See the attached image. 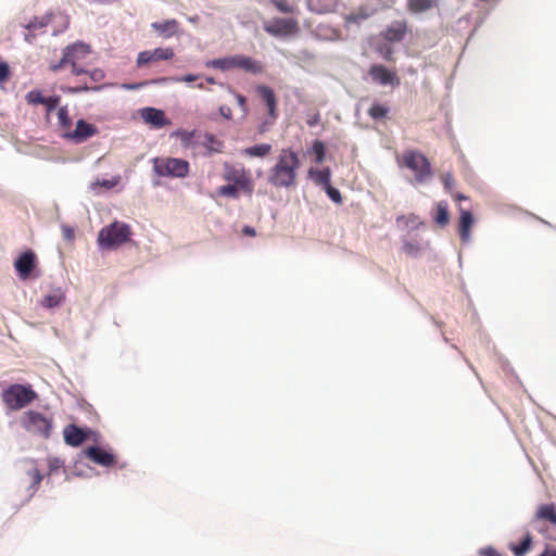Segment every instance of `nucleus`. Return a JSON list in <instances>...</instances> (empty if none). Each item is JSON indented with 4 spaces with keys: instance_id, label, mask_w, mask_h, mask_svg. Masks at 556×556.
I'll use <instances>...</instances> for the list:
<instances>
[{
    "instance_id": "nucleus-61",
    "label": "nucleus",
    "mask_w": 556,
    "mask_h": 556,
    "mask_svg": "<svg viewBox=\"0 0 556 556\" xmlns=\"http://www.w3.org/2000/svg\"><path fill=\"white\" fill-rule=\"evenodd\" d=\"M189 20H190V22H195V21H197V17H191V18H189Z\"/></svg>"
},
{
    "instance_id": "nucleus-29",
    "label": "nucleus",
    "mask_w": 556,
    "mask_h": 556,
    "mask_svg": "<svg viewBox=\"0 0 556 556\" xmlns=\"http://www.w3.org/2000/svg\"><path fill=\"white\" fill-rule=\"evenodd\" d=\"M59 126L63 130V134L68 132L72 128V119L68 114L67 106H61L58 110Z\"/></svg>"
},
{
    "instance_id": "nucleus-16",
    "label": "nucleus",
    "mask_w": 556,
    "mask_h": 556,
    "mask_svg": "<svg viewBox=\"0 0 556 556\" xmlns=\"http://www.w3.org/2000/svg\"><path fill=\"white\" fill-rule=\"evenodd\" d=\"M86 455L93 463L104 467L114 466L116 463L115 456L112 453L98 446L88 447Z\"/></svg>"
},
{
    "instance_id": "nucleus-34",
    "label": "nucleus",
    "mask_w": 556,
    "mask_h": 556,
    "mask_svg": "<svg viewBox=\"0 0 556 556\" xmlns=\"http://www.w3.org/2000/svg\"><path fill=\"white\" fill-rule=\"evenodd\" d=\"M62 89H63V91H65L67 93L76 94V93H81V92H87V91H98L101 89V87L100 86L89 87L87 84H84V85H77V86H72V87H65Z\"/></svg>"
},
{
    "instance_id": "nucleus-52",
    "label": "nucleus",
    "mask_w": 556,
    "mask_h": 556,
    "mask_svg": "<svg viewBox=\"0 0 556 556\" xmlns=\"http://www.w3.org/2000/svg\"><path fill=\"white\" fill-rule=\"evenodd\" d=\"M539 556H556V548L546 547Z\"/></svg>"
},
{
    "instance_id": "nucleus-22",
    "label": "nucleus",
    "mask_w": 556,
    "mask_h": 556,
    "mask_svg": "<svg viewBox=\"0 0 556 556\" xmlns=\"http://www.w3.org/2000/svg\"><path fill=\"white\" fill-rule=\"evenodd\" d=\"M142 118L157 127V128H161L165 125L168 124V121L166 119V116H165V113L162 111V110H159V109H154V108H146L142 110Z\"/></svg>"
},
{
    "instance_id": "nucleus-30",
    "label": "nucleus",
    "mask_w": 556,
    "mask_h": 556,
    "mask_svg": "<svg viewBox=\"0 0 556 556\" xmlns=\"http://www.w3.org/2000/svg\"><path fill=\"white\" fill-rule=\"evenodd\" d=\"M408 10L413 13H421L434 5V0H408Z\"/></svg>"
},
{
    "instance_id": "nucleus-36",
    "label": "nucleus",
    "mask_w": 556,
    "mask_h": 556,
    "mask_svg": "<svg viewBox=\"0 0 556 556\" xmlns=\"http://www.w3.org/2000/svg\"><path fill=\"white\" fill-rule=\"evenodd\" d=\"M312 150L315 155V162L318 164L323 163L325 160V152H326L324 142H321L319 140H315L313 142Z\"/></svg>"
},
{
    "instance_id": "nucleus-49",
    "label": "nucleus",
    "mask_w": 556,
    "mask_h": 556,
    "mask_svg": "<svg viewBox=\"0 0 556 556\" xmlns=\"http://www.w3.org/2000/svg\"><path fill=\"white\" fill-rule=\"evenodd\" d=\"M146 85H148L147 81L137 83V84H123L122 88L125 89V90H137V89H140L141 87H143Z\"/></svg>"
},
{
    "instance_id": "nucleus-48",
    "label": "nucleus",
    "mask_w": 556,
    "mask_h": 556,
    "mask_svg": "<svg viewBox=\"0 0 556 556\" xmlns=\"http://www.w3.org/2000/svg\"><path fill=\"white\" fill-rule=\"evenodd\" d=\"M481 556H502L495 548L493 547H484L479 551Z\"/></svg>"
},
{
    "instance_id": "nucleus-15",
    "label": "nucleus",
    "mask_w": 556,
    "mask_h": 556,
    "mask_svg": "<svg viewBox=\"0 0 556 556\" xmlns=\"http://www.w3.org/2000/svg\"><path fill=\"white\" fill-rule=\"evenodd\" d=\"M20 278L27 279L36 267V254L33 251L22 253L14 262Z\"/></svg>"
},
{
    "instance_id": "nucleus-53",
    "label": "nucleus",
    "mask_w": 556,
    "mask_h": 556,
    "mask_svg": "<svg viewBox=\"0 0 556 556\" xmlns=\"http://www.w3.org/2000/svg\"><path fill=\"white\" fill-rule=\"evenodd\" d=\"M242 232L245 236H251V237L255 236V229L251 226H244L242 229Z\"/></svg>"
},
{
    "instance_id": "nucleus-32",
    "label": "nucleus",
    "mask_w": 556,
    "mask_h": 556,
    "mask_svg": "<svg viewBox=\"0 0 556 556\" xmlns=\"http://www.w3.org/2000/svg\"><path fill=\"white\" fill-rule=\"evenodd\" d=\"M532 544V538L530 534H527L520 544L514 545L511 547L513 553L515 556H523L531 547Z\"/></svg>"
},
{
    "instance_id": "nucleus-18",
    "label": "nucleus",
    "mask_w": 556,
    "mask_h": 556,
    "mask_svg": "<svg viewBox=\"0 0 556 556\" xmlns=\"http://www.w3.org/2000/svg\"><path fill=\"white\" fill-rule=\"evenodd\" d=\"M473 224L475 218L472 213L459 207L458 233L463 242L469 241L470 230Z\"/></svg>"
},
{
    "instance_id": "nucleus-5",
    "label": "nucleus",
    "mask_w": 556,
    "mask_h": 556,
    "mask_svg": "<svg viewBox=\"0 0 556 556\" xmlns=\"http://www.w3.org/2000/svg\"><path fill=\"white\" fill-rule=\"evenodd\" d=\"M152 164L159 177L186 178L190 172V164L184 159L157 156L152 160Z\"/></svg>"
},
{
    "instance_id": "nucleus-40",
    "label": "nucleus",
    "mask_w": 556,
    "mask_h": 556,
    "mask_svg": "<svg viewBox=\"0 0 556 556\" xmlns=\"http://www.w3.org/2000/svg\"><path fill=\"white\" fill-rule=\"evenodd\" d=\"M369 13L365 12L361 9L358 12L351 13L346 16V21L350 23H358L359 21H364L369 17Z\"/></svg>"
},
{
    "instance_id": "nucleus-60",
    "label": "nucleus",
    "mask_w": 556,
    "mask_h": 556,
    "mask_svg": "<svg viewBox=\"0 0 556 556\" xmlns=\"http://www.w3.org/2000/svg\"><path fill=\"white\" fill-rule=\"evenodd\" d=\"M66 236H67L68 238H71V237H72V230H66Z\"/></svg>"
},
{
    "instance_id": "nucleus-59",
    "label": "nucleus",
    "mask_w": 556,
    "mask_h": 556,
    "mask_svg": "<svg viewBox=\"0 0 556 556\" xmlns=\"http://www.w3.org/2000/svg\"><path fill=\"white\" fill-rule=\"evenodd\" d=\"M197 87H198L199 89H204V88H205V87H204V85H203V83L198 84V85H197Z\"/></svg>"
},
{
    "instance_id": "nucleus-8",
    "label": "nucleus",
    "mask_w": 556,
    "mask_h": 556,
    "mask_svg": "<svg viewBox=\"0 0 556 556\" xmlns=\"http://www.w3.org/2000/svg\"><path fill=\"white\" fill-rule=\"evenodd\" d=\"M3 403L11 410H18L30 404L36 397V392L23 384H12L1 394Z\"/></svg>"
},
{
    "instance_id": "nucleus-1",
    "label": "nucleus",
    "mask_w": 556,
    "mask_h": 556,
    "mask_svg": "<svg viewBox=\"0 0 556 556\" xmlns=\"http://www.w3.org/2000/svg\"><path fill=\"white\" fill-rule=\"evenodd\" d=\"M301 161L291 148L281 149L277 162L269 169L267 181L276 188H293L298 181Z\"/></svg>"
},
{
    "instance_id": "nucleus-33",
    "label": "nucleus",
    "mask_w": 556,
    "mask_h": 556,
    "mask_svg": "<svg viewBox=\"0 0 556 556\" xmlns=\"http://www.w3.org/2000/svg\"><path fill=\"white\" fill-rule=\"evenodd\" d=\"M198 75H193V74H188L184 77H161V78H157V79H154L152 80V83L154 84H161V83H166V81H175V83H179V81H185V83H191V81H194L198 79Z\"/></svg>"
},
{
    "instance_id": "nucleus-11",
    "label": "nucleus",
    "mask_w": 556,
    "mask_h": 556,
    "mask_svg": "<svg viewBox=\"0 0 556 556\" xmlns=\"http://www.w3.org/2000/svg\"><path fill=\"white\" fill-rule=\"evenodd\" d=\"M371 80L381 86L399 87L400 78L395 70H390L382 64H374L368 70Z\"/></svg>"
},
{
    "instance_id": "nucleus-2",
    "label": "nucleus",
    "mask_w": 556,
    "mask_h": 556,
    "mask_svg": "<svg viewBox=\"0 0 556 556\" xmlns=\"http://www.w3.org/2000/svg\"><path fill=\"white\" fill-rule=\"evenodd\" d=\"M223 179L227 185L217 189V194L226 198L238 199L240 192L251 195L254 191L252 174L243 165H233L228 162L223 164Z\"/></svg>"
},
{
    "instance_id": "nucleus-7",
    "label": "nucleus",
    "mask_w": 556,
    "mask_h": 556,
    "mask_svg": "<svg viewBox=\"0 0 556 556\" xmlns=\"http://www.w3.org/2000/svg\"><path fill=\"white\" fill-rule=\"evenodd\" d=\"M130 235L131 230L127 224L114 222L100 230L98 243L105 249L116 248L126 243Z\"/></svg>"
},
{
    "instance_id": "nucleus-23",
    "label": "nucleus",
    "mask_w": 556,
    "mask_h": 556,
    "mask_svg": "<svg viewBox=\"0 0 556 556\" xmlns=\"http://www.w3.org/2000/svg\"><path fill=\"white\" fill-rule=\"evenodd\" d=\"M65 300V294L61 289H55L51 293L45 295L41 305L47 308H53L61 305Z\"/></svg>"
},
{
    "instance_id": "nucleus-24",
    "label": "nucleus",
    "mask_w": 556,
    "mask_h": 556,
    "mask_svg": "<svg viewBox=\"0 0 556 556\" xmlns=\"http://www.w3.org/2000/svg\"><path fill=\"white\" fill-rule=\"evenodd\" d=\"M308 175L318 186L326 188L330 184L331 172L328 167L324 169L311 168Z\"/></svg>"
},
{
    "instance_id": "nucleus-38",
    "label": "nucleus",
    "mask_w": 556,
    "mask_h": 556,
    "mask_svg": "<svg viewBox=\"0 0 556 556\" xmlns=\"http://www.w3.org/2000/svg\"><path fill=\"white\" fill-rule=\"evenodd\" d=\"M270 3L281 13L294 12V8L283 0H270Z\"/></svg>"
},
{
    "instance_id": "nucleus-42",
    "label": "nucleus",
    "mask_w": 556,
    "mask_h": 556,
    "mask_svg": "<svg viewBox=\"0 0 556 556\" xmlns=\"http://www.w3.org/2000/svg\"><path fill=\"white\" fill-rule=\"evenodd\" d=\"M85 75H88L90 79L94 83H100L104 79L105 74L103 70L94 68L92 71H87V73H84Z\"/></svg>"
},
{
    "instance_id": "nucleus-19",
    "label": "nucleus",
    "mask_w": 556,
    "mask_h": 556,
    "mask_svg": "<svg viewBox=\"0 0 556 556\" xmlns=\"http://www.w3.org/2000/svg\"><path fill=\"white\" fill-rule=\"evenodd\" d=\"M534 519L549 523L554 529H556V504L548 503L539 505Z\"/></svg>"
},
{
    "instance_id": "nucleus-57",
    "label": "nucleus",
    "mask_w": 556,
    "mask_h": 556,
    "mask_svg": "<svg viewBox=\"0 0 556 556\" xmlns=\"http://www.w3.org/2000/svg\"><path fill=\"white\" fill-rule=\"evenodd\" d=\"M206 81H207L208 84H215V79H214L213 77H207V78H206Z\"/></svg>"
},
{
    "instance_id": "nucleus-17",
    "label": "nucleus",
    "mask_w": 556,
    "mask_h": 556,
    "mask_svg": "<svg viewBox=\"0 0 556 556\" xmlns=\"http://www.w3.org/2000/svg\"><path fill=\"white\" fill-rule=\"evenodd\" d=\"M63 435L67 445L77 447L88 439V431L76 425H68L64 428Z\"/></svg>"
},
{
    "instance_id": "nucleus-25",
    "label": "nucleus",
    "mask_w": 556,
    "mask_h": 556,
    "mask_svg": "<svg viewBox=\"0 0 556 556\" xmlns=\"http://www.w3.org/2000/svg\"><path fill=\"white\" fill-rule=\"evenodd\" d=\"M271 149H273L271 144L261 143V144H255V146L245 148L242 151V153L245 156H250V157H265L266 155H268L271 152Z\"/></svg>"
},
{
    "instance_id": "nucleus-13",
    "label": "nucleus",
    "mask_w": 556,
    "mask_h": 556,
    "mask_svg": "<svg viewBox=\"0 0 556 556\" xmlns=\"http://www.w3.org/2000/svg\"><path fill=\"white\" fill-rule=\"evenodd\" d=\"M174 55L175 52L169 47L144 50L138 53L136 64L138 67H144L152 62L172 60Z\"/></svg>"
},
{
    "instance_id": "nucleus-56",
    "label": "nucleus",
    "mask_w": 556,
    "mask_h": 556,
    "mask_svg": "<svg viewBox=\"0 0 556 556\" xmlns=\"http://www.w3.org/2000/svg\"><path fill=\"white\" fill-rule=\"evenodd\" d=\"M391 55H392V50L389 48V49L387 50V52L383 54V58H384L387 61H390V60H392Z\"/></svg>"
},
{
    "instance_id": "nucleus-3",
    "label": "nucleus",
    "mask_w": 556,
    "mask_h": 556,
    "mask_svg": "<svg viewBox=\"0 0 556 556\" xmlns=\"http://www.w3.org/2000/svg\"><path fill=\"white\" fill-rule=\"evenodd\" d=\"M90 54V47L83 42H75L71 46H67L63 50V55L61 60L56 63L50 65V71L58 72L66 65H71L72 74L75 76L83 75V73H87V70L83 67V62Z\"/></svg>"
},
{
    "instance_id": "nucleus-26",
    "label": "nucleus",
    "mask_w": 556,
    "mask_h": 556,
    "mask_svg": "<svg viewBox=\"0 0 556 556\" xmlns=\"http://www.w3.org/2000/svg\"><path fill=\"white\" fill-rule=\"evenodd\" d=\"M434 222L440 227H445L450 223V212L447 202L440 201L437 203V214L434 216Z\"/></svg>"
},
{
    "instance_id": "nucleus-54",
    "label": "nucleus",
    "mask_w": 556,
    "mask_h": 556,
    "mask_svg": "<svg viewBox=\"0 0 556 556\" xmlns=\"http://www.w3.org/2000/svg\"><path fill=\"white\" fill-rule=\"evenodd\" d=\"M117 184V181H111V180H103L101 182H98V185H101L105 188H113L115 185Z\"/></svg>"
},
{
    "instance_id": "nucleus-41",
    "label": "nucleus",
    "mask_w": 556,
    "mask_h": 556,
    "mask_svg": "<svg viewBox=\"0 0 556 556\" xmlns=\"http://www.w3.org/2000/svg\"><path fill=\"white\" fill-rule=\"evenodd\" d=\"M325 190H326V192H327L328 197H329V198H330L334 203H338V204L342 203V195H341V192H340L338 189L333 188V187L331 186V184H329V185L325 188Z\"/></svg>"
},
{
    "instance_id": "nucleus-27",
    "label": "nucleus",
    "mask_w": 556,
    "mask_h": 556,
    "mask_svg": "<svg viewBox=\"0 0 556 556\" xmlns=\"http://www.w3.org/2000/svg\"><path fill=\"white\" fill-rule=\"evenodd\" d=\"M203 146L210 153H220L224 148V142L213 134H205Z\"/></svg>"
},
{
    "instance_id": "nucleus-35",
    "label": "nucleus",
    "mask_w": 556,
    "mask_h": 556,
    "mask_svg": "<svg viewBox=\"0 0 556 556\" xmlns=\"http://www.w3.org/2000/svg\"><path fill=\"white\" fill-rule=\"evenodd\" d=\"M25 99L28 104H33V105H38V104H42L43 102H46L45 96L38 89H34V90H30L29 92H27V94L25 96Z\"/></svg>"
},
{
    "instance_id": "nucleus-45",
    "label": "nucleus",
    "mask_w": 556,
    "mask_h": 556,
    "mask_svg": "<svg viewBox=\"0 0 556 556\" xmlns=\"http://www.w3.org/2000/svg\"><path fill=\"white\" fill-rule=\"evenodd\" d=\"M28 476L31 479V485L35 488H37L42 481V475L37 468H33L31 470H29Z\"/></svg>"
},
{
    "instance_id": "nucleus-46",
    "label": "nucleus",
    "mask_w": 556,
    "mask_h": 556,
    "mask_svg": "<svg viewBox=\"0 0 556 556\" xmlns=\"http://www.w3.org/2000/svg\"><path fill=\"white\" fill-rule=\"evenodd\" d=\"M10 78L9 65L4 62H0V85L5 83Z\"/></svg>"
},
{
    "instance_id": "nucleus-12",
    "label": "nucleus",
    "mask_w": 556,
    "mask_h": 556,
    "mask_svg": "<svg viewBox=\"0 0 556 556\" xmlns=\"http://www.w3.org/2000/svg\"><path fill=\"white\" fill-rule=\"evenodd\" d=\"M98 128L85 119H78L74 129L71 128L68 132L63 134V137L75 142L83 143L91 137L98 135Z\"/></svg>"
},
{
    "instance_id": "nucleus-44",
    "label": "nucleus",
    "mask_w": 556,
    "mask_h": 556,
    "mask_svg": "<svg viewBox=\"0 0 556 556\" xmlns=\"http://www.w3.org/2000/svg\"><path fill=\"white\" fill-rule=\"evenodd\" d=\"M178 137L180 138V141L181 143L185 146V147H189L195 132L194 131H179L178 134Z\"/></svg>"
},
{
    "instance_id": "nucleus-55",
    "label": "nucleus",
    "mask_w": 556,
    "mask_h": 556,
    "mask_svg": "<svg viewBox=\"0 0 556 556\" xmlns=\"http://www.w3.org/2000/svg\"><path fill=\"white\" fill-rule=\"evenodd\" d=\"M453 197L456 201L467 200V197L462 193H455Z\"/></svg>"
},
{
    "instance_id": "nucleus-20",
    "label": "nucleus",
    "mask_w": 556,
    "mask_h": 556,
    "mask_svg": "<svg viewBox=\"0 0 556 556\" xmlns=\"http://www.w3.org/2000/svg\"><path fill=\"white\" fill-rule=\"evenodd\" d=\"M407 31V24L404 21L392 23L382 33V37L390 42L401 41Z\"/></svg>"
},
{
    "instance_id": "nucleus-10",
    "label": "nucleus",
    "mask_w": 556,
    "mask_h": 556,
    "mask_svg": "<svg viewBox=\"0 0 556 556\" xmlns=\"http://www.w3.org/2000/svg\"><path fill=\"white\" fill-rule=\"evenodd\" d=\"M264 29L273 36H289L298 33L299 24L294 18L276 17L265 23Z\"/></svg>"
},
{
    "instance_id": "nucleus-21",
    "label": "nucleus",
    "mask_w": 556,
    "mask_h": 556,
    "mask_svg": "<svg viewBox=\"0 0 556 556\" xmlns=\"http://www.w3.org/2000/svg\"><path fill=\"white\" fill-rule=\"evenodd\" d=\"M151 27L162 37L170 38L179 30V23L177 20H166L163 22H154Z\"/></svg>"
},
{
    "instance_id": "nucleus-50",
    "label": "nucleus",
    "mask_w": 556,
    "mask_h": 556,
    "mask_svg": "<svg viewBox=\"0 0 556 556\" xmlns=\"http://www.w3.org/2000/svg\"><path fill=\"white\" fill-rule=\"evenodd\" d=\"M219 113L227 119H230L232 117V111L229 106L222 105L219 108Z\"/></svg>"
},
{
    "instance_id": "nucleus-28",
    "label": "nucleus",
    "mask_w": 556,
    "mask_h": 556,
    "mask_svg": "<svg viewBox=\"0 0 556 556\" xmlns=\"http://www.w3.org/2000/svg\"><path fill=\"white\" fill-rule=\"evenodd\" d=\"M389 112H390V108L387 104L374 103L368 109L367 113L370 118L378 121V119L386 118L388 116Z\"/></svg>"
},
{
    "instance_id": "nucleus-58",
    "label": "nucleus",
    "mask_w": 556,
    "mask_h": 556,
    "mask_svg": "<svg viewBox=\"0 0 556 556\" xmlns=\"http://www.w3.org/2000/svg\"><path fill=\"white\" fill-rule=\"evenodd\" d=\"M330 8H331V5H329V7H325L323 10H319V12H326V11H329V10H330Z\"/></svg>"
},
{
    "instance_id": "nucleus-47",
    "label": "nucleus",
    "mask_w": 556,
    "mask_h": 556,
    "mask_svg": "<svg viewBox=\"0 0 556 556\" xmlns=\"http://www.w3.org/2000/svg\"><path fill=\"white\" fill-rule=\"evenodd\" d=\"M442 181H443L444 188L451 192L453 189V185H454V178H453L452 174L451 173L444 174L442 176Z\"/></svg>"
},
{
    "instance_id": "nucleus-39",
    "label": "nucleus",
    "mask_w": 556,
    "mask_h": 556,
    "mask_svg": "<svg viewBox=\"0 0 556 556\" xmlns=\"http://www.w3.org/2000/svg\"><path fill=\"white\" fill-rule=\"evenodd\" d=\"M417 222H418V216L415 214L401 215L396 218L397 225H404V226L415 225V224H417Z\"/></svg>"
},
{
    "instance_id": "nucleus-9",
    "label": "nucleus",
    "mask_w": 556,
    "mask_h": 556,
    "mask_svg": "<svg viewBox=\"0 0 556 556\" xmlns=\"http://www.w3.org/2000/svg\"><path fill=\"white\" fill-rule=\"evenodd\" d=\"M21 425L27 432L48 439L52 432L53 419L30 409L22 415Z\"/></svg>"
},
{
    "instance_id": "nucleus-4",
    "label": "nucleus",
    "mask_w": 556,
    "mask_h": 556,
    "mask_svg": "<svg viewBox=\"0 0 556 556\" xmlns=\"http://www.w3.org/2000/svg\"><path fill=\"white\" fill-rule=\"evenodd\" d=\"M400 167L413 172L416 182H425L432 177V168L428 157L417 150H405L399 157Z\"/></svg>"
},
{
    "instance_id": "nucleus-43",
    "label": "nucleus",
    "mask_w": 556,
    "mask_h": 556,
    "mask_svg": "<svg viewBox=\"0 0 556 556\" xmlns=\"http://www.w3.org/2000/svg\"><path fill=\"white\" fill-rule=\"evenodd\" d=\"M45 101L46 102H43L42 105L46 106L47 112H52L59 105L60 98L59 97H45Z\"/></svg>"
},
{
    "instance_id": "nucleus-37",
    "label": "nucleus",
    "mask_w": 556,
    "mask_h": 556,
    "mask_svg": "<svg viewBox=\"0 0 556 556\" xmlns=\"http://www.w3.org/2000/svg\"><path fill=\"white\" fill-rule=\"evenodd\" d=\"M403 252L412 257L417 256L421 251V245L418 242H404L403 244Z\"/></svg>"
},
{
    "instance_id": "nucleus-14",
    "label": "nucleus",
    "mask_w": 556,
    "mask_h": 556,
    "mask_svg": "<svg viewBox=\"0 0 556 556\" xmlns=\"http://www.w3.org/2000/svg\"><path fill=\"white\" fill-rule=\"evenodd\" d=\"M256 92L262 101L266 104L268 116L270 117L271 122H275L278 117L277 97L275 91L266 85H258L256 87Z\"/></svg>"
},
{
    "instance_id": "nucleus-6",
    "label": "nucleus",
    "mask_w": 556,
    "mask_h": 556,
    "mask_svg": "<svg viewBox=\"0 0 556 556\" xmlns=\"http://www.w3.org/2000/svg\"><path fill=\"white\" fill-rule=\"evenodd\" d=\"M206 65L222 71L240 68L247 73L252 74H261L263 72V65L260 61L242 54H237L222 59H214L207 62Z\"/></svg>"
},
{
    "instance_id": "nucleus-51",
    "label": "nucleus",
    "mask_w": 556,
    "mask_h": 556,
    "mask_svg": "<svg viewBox=\"0 0 556 556\" xmlns=\"http://www.w3.org/2000/svg\"><path fill=\"white\" fill-rule=\"evenodd\" d=\"M236 99H237V102L239 104V106L245 111V104H247V99L244 96L240 94V93H237L236 94Z\"/></svg>"
},
{
    "instance_id": "nucleus-31",
    "label": "nucleus",
    "mask_w": 556,
    "mask_h": 556,
    "mask_svg": "<svg viewBox=\"0 0 556 556\" xmlns=\"http://www.w3.org/2000/svg\"><path fill=\"white\" fill-rule=\"evenodd\" d=\"M47 26V24L43 21H33L29 22L25 27L28 30V33L25 34V40L28 42L33 41V38L35 37V31L42 29Z\"/></svg>"
}]
</instances>
